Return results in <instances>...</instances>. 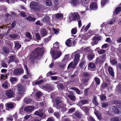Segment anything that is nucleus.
Wrapping results in <instances>:
<instances>
[{"instance_id": "obj_1", "label": "nucleus", "mask_w": 121, "mask_h": 121, "mask_svg": "<svg viewBox=\"0 0 121 121\" xmlns=\"http://www.w3.org/2000/svg\"><path fill=\"white\" fill-rule=\"evenodd\" d=\"M44 48H37L33 51L32 53L31 56L33 58L39 59L42 56L44 52Z\"/></svg>"}, {"instance_id": "obj_2", "label": "nucleus", "mask_w": 121, "mask_h": 121, "mask_svg": "<svg viewBox=\"0 0 121 121\" xmlns=\"http://www.w3.org/2000/svg\"><path fill=\"white\" fill-rule=\"evenodd\" d=\"M59 43L57 42H56L53 45L55 48H56L57 51L54 50L53 48H52L51 50V53L52 56L53 58L56 59L58 58L61 55V52L60 51H58L59 48L58 47Z\"/></svg>"}, {"instance_id": "obj_3", "label": "nucleus", "mask_w": 121, "mask_h": 121, "mask_svg": "<svg viewBox=\"0 0 121 121\" xmlns=\"http://www.w3.org/2000/svg\"><path fill=\"white\" fill-rule=\"evenodd\" d=\"M56 107L57 108H60L61 111L63 112L65 111L66 108L65 107L66 105L63 104V101L60 99H56Z\"/></svg>"}, {"instance_id": "obj_4", "label": "nucleus", "mask_w": 121, "mask_h": 121, "mask_svg": "<svg viewBox=\"0 0 121 121\" xmlns=\"http://www.w3.org/2000/svg\"><path fill=\"white\" fill-rule=\"evenodd\" d=\"M40 4L38 2L32 1L30 2V7L31 8L35 11L37 10L39 8Z\"/></svg>"}, {"instance_id": "obj_5", "label": "nucleus", "mask_w": 121, "mask_h": 121, "mask_svg": "<svg viewBox=\"0 0 121 121\" xmlns=\"http://www.w3.org/2000/svg\"><path fill=\"white\" fill-rule=\"evenodd\" d=\"M113 111L115 113L120 114L121 113V104L112 106L111 107Z\"/></svg>"}, {"instance_id": "obj_6", "label": "nucleus", "mask_w": 121, "mask_h": 121, "mask_svg": "<svg viewBox=\"0 0 121 121\" xmlns=\"http://www.w3.org/2000/svg\"><path fill=\"white\" fill-rule=\"evenodd\" d=\"M70 15L71 16L69 18V21L70 23L72 21H75L76 20L77 18L78 17V14L77 12L71 13L70 14Z\"/></svg>"}, {"instance_id": "obj_7", "label": "nucleus", "mask_w": 121, "mask_h": 121, "mask_svg": "<svg viewBox=\"0 0 121 121\" xmlns=\"http://www.w3.org/2000/svg\"><path fill=\"white\" fill-rule=\"evenodd\" d=\"M101 40V37L100 36H94L92 38V40L93 41L91 42V44L92 46L97 44L98 43L99 41Z\"/></svg>"}, {"instance_id": "obj_8", "label": "nucleus", "mask_w": 121, "mask_h": 121, "mask_svg": "<svg viewBox=\"0 0 121 121\" xmlns=\"http://www.w3.org/2000/svg\"><path fill=\"white\" fill-rule=\"evenodd\" d=\"M75 54V58L74 60L73 65L76 66L79 60L80 55L78 53H77L76 52H75L73 53Z\"/></svg>"}, {"instance_id": "obj_9", "label": "nucleus", "mask_w": 121, "mask_h": 121, "mask_svg": "<svg viewBox=\"0 0 121 121\" xmlns=\"http://www.w3.org/2000/svg\"><path fill=\"white\" fill-rule=\"evenodd\" d=\"M5 94L8 97L10 98L13 97L14 95V93L12 90L10 89L6 91Z\"/></svg>"}, {"instance_id": "obj_10", "label": "nucleus", "mask_w": 121, "mask_h": 121, "mask_svg": "<svg viewBox=\"0 0 121 121\" xmlns=\"http://www.w3.org/2000/svg\"><path fill=\"white\" fill-rule=\"evenodd\" d=\"M17 89L18 93L20 94H24V93L25 92L26 90L21 85H19L18 86Z\"/></svg>"}, {"instance_id": "obj_11", "label": "nucleus", "mask_w": 121, "mask_h": 121, "mask_svg": "<svg viewBox=\"0 0 121 121\" xmlns=\"http://www.w3.org/2000/svg\"><path fill=\"white\" fill-rule=\"evenodd\" d=\"M23 70L21 69H16L13 70V73L16 75H18L23 73Z\"/></svg>"}, {"instance_id": "obj_12", "label": "nucleus", "mask_w": 121, "mask_h": 121, "mask_svg": "<svg viewBox=\"0 0 121 121\" xmlns=\"http://www.w3.org/2000/svg\"><path fill=\"white\" fill-rule=\"evenodd\" d=\"M24 69L26 71V73L27 74L28 76L26 75H25L23 76V77L24 79H27L28 77H30L31 76V75L30 73L29 70L28 69L26 65H24Z\"/></svg>"}, {"instance_id": "obj_13", "label": "nucleus", "mask_w": 121, "mask_h": 121, "mask_svg": "<svg viewBox=\"0 0 121 121\" xmlns=\"http://www.w3.org/2000/svg\"><path fill=\"white\" fill-rule=\"evenodd\" d=\"M35 109L34 107L33 106H26L24 108L25 111L27 112L30 113L33 111Z\"/></svg>"}, {"instance_id": "obj_14", "label": "nucleus", "mask_w": 121, "mask_h": 121, "mask_svg": "<svg viewBox=\"0 0 121 121\" xmlns=\"http://www.w3.org/2000/svg\"><path fill=\"white\" fill-rule=\"evenodd\" d=\"M43 114V110L41 109H39V110L36 111L34 113L35 115L41 117H42Z\"/></svg>"}, {"instance_id": "obj_15", "label": "nucleus", "mask_w": 121, "mask_h": 121, "mask_svg": "<svg viewBox=\"0 0 121 121\" xmlns=\"http://www.w3.org/2000/svg\"><path fill=\"white\" fill-rule=\"evenodd\" d=\"M19 61V60L14 56H10V59L8 61V63H9L12 62H14L16 63H17Z\"/></svg>"}, {"instance_id": "obj_16", "label": "nucleus", "mask_w": 121, "mask_h": 121, "mask_svg": "<svg viewBox=\"0 0 121 121\" xmlns=\"http://www.w3.org/2000/svg\"><path fill=\"white\" fill-rule=\"evenodd\" d=\"M81 0H71L70 3L73 6H76L79 4L80 3H81Z\"/></svg>"}, {"instance_id": "obj_17", "label": "nucleus", "mask_w": 121, "mask_h": 121, "mask_svg": "<svg viewBox=\"0 0 121 121\" xmlns=\"http://www.w3.org/2000/svg\"><path fill=\"white\" fill-rule=\"evenodd\" d=\"M80 108L83 110L87 115L89 114V111L90 109L87 107L85 106H81L80 107Z\"/></svg>"}, {"instance_id": "obj_18", "label": "nucleus", "mask_w": 121, "mask_h": 121, "mask_svg": "<svg viewBox=\"0 0 121 121\" xmlns=\"http://www.w3.org/2000/svg\"><path fill=\"white\" fill-rule=\"evenodd\" d=\"M40 34L43 37H44L48 34L47 31L44 29L42 28L40 30Z\"/></svg>"}, {"instance_id": "obj_19", "label": "nucleus", "mask_w": 121, "mask_h": 121, "mask_svg": "<svg viewBox=\"0 0 121 121\" xmlns=\"http://www.w3.org/2000/svg\"><path fill=\"white\" fill-rule=\"evenodd\" d=\"M2 86L4 89H7L9 87L10 85L8 82L5 81L2 84Z\"/></svg>"}, {"instance_id": "obj_20", "label": "nucleus", "mask_w": 121, "mask_h": 121, "mask_svg": "<svg viewBox=\"0 0 121 121\" xmlns=\"http://www.w3.org/2000/svg\"><path fill=\"white\" fill-rule=\"evenodd\" d=\"M88 103V101L87 100H80L79 102L78 105L80 106L82 105H83Z\"/></svg>"}, {"instance_id": "obj_21", "label": "nucleus", "mask_w": 121, "mask_h": 121, "mask_svg": "<svg viewBox=\"0 0 121 121\" xmlns=\"http://www.w3.org/2000/svg\"><path fill=\"white\" fill-rule=\"evenodd\" d=\"M24 102L26 104H28L30 103H34L33 101L31 99L28 98L27 97L26 98L24 99Z\"/></svg>"}, {"instance_id": "obj_22", "label": "nucleus", "mask_w": 121, "mask_h": 121, "mask_svg": "<svg viewBox=\"0 0 121 121\" xmlns=\"http://www.w3.org/2000/svg\"><path fill=\"white\" fill-rule=\"evenodd\" d=\"M43 21L45 22L49 23L50 21V18L49 16H45L43 18Z\"/></svg>"}, {"instance_id": "obj_23", "label": "nucleus", "mask_w": 121, "mask_h": 121, "mask_svg": "<svg viewBox=\"0 0 121 121\" xmlns=\"http://www.w3.org/2000/svg\"><path fill=\"white\" fill-rule=\"evenodd\" d=\"M25 36L29 39V40L26 39L25 40L27 42L29 41L32 39V35L30 33L27 32L26 33Z\"/></svg>"}, {"instance_id": "obj_24", "label": "nucleus", "mask_w": 121, "mask_h": 121, "mask_svg": "<svg viewBox=\"0 0 121 121\" xmlns=\"http://www.w3.org/2000/svg\"><path fill=\"white\" fill-rule=\"evenodd\" d=\"M15 44V48L16 49H18L21 47V44L17 41L14 42Z\"/></svg>"}, {"instance_id": "obj_25", "label": "nucleus", "mask_w": 121, "mask_h": 121, "mask_svg": "<svg viewBox=\"0 0 121 121\" xmlns=\"http://www.w3.org/2000/svg\"><path fill=\"white\" fill-rule=\"evenodd\" d=\"M91 8L93 10H95L97 8V4L95 2L92 3L90 6Z\"/></svg>"}, {"instance_id": "obj_26", "label": "nucleus", "mask_w": 121, "mask_h": 121, "mask_svg": "<svg viewBox=\"0 0 121 121\" xmlns=\"http://www.w3.org/2000/svg\"><path fill=\"white\" fill-rule=\"evenodd\" d=\"M108 71L109 73L111 76L113 77L114 76V72L113 69L111 67L109 66L108 67Z\"/></svg>"}, {"instance_id": "obj_27", "label": "nucleus", "mask_w": 121, "mask_h": 121, "mask_svg": "<svg viewBox=\"0 0 121 121\" xmlns=\"http://www.w3.org/2000/svg\"><path fill=\"white\" fill-rule=\"evenodd\" d=\"M69 58V55H65V56L63 59L62 61V62H64V63L63 64L64 65H65L66 63L68 61V59Z\"/></svg>"}, {"instance_id": "obj_28", "label": "nucleus", "mask_w": 121, "mask_h": 121, "mask_svg": "<svg viewBox=\"0 0 121 121\" xmlns=\"http://www.w3.org/2000/svg\"><path fill=\"white\" fill-rule=\"evenodd\" d=\"M100 57H97L96 58V63L97 64L101 63L103 62L104 61Z\"/></svg>"}, {"instance_id": "obj_29", "label": "nucleus", "mask_w": 121, "mask_h": 121, "mask_svg": "<svg viewBox=\"0 0 121 121\" xmlns=\"http://www.w3.org/2000/svg\"><path fill=\"white\" fill-rule=\"evenodd\" d=\"M66 95L71 100L74 101L75 100L76 98L75 96L74 95L71 94H68V95L67 94H66Z\"/></svg>"}, {"instance_id": "obj_30", "label": "nucleus", "mask_w": 121, "mask_h": 121, "mask_svg": "<svg viewBox=\"0 0 121 121\" xmlns=\"http://www.w3.org/2000/svg\"><path fill=\"white\" fill-rule=\"evenodd\" d=\"M73 114L78 118H80L82 116V115L80 112H74Z\"/></svg>"}, {"instance_id": "obj_31", "label": "nucleus", "mask_w": 121, "mask_h": 121, "mask_svg": "<svg viewBox=\"0 0 121 121\" xmlns=\"http://www.w3.org/2000/svg\"><path fill=\"white\" fill-rule=\"evenodd\" d=\"M95 56V55L93 53L89 54L87 57L88 59L89 60H92Z\"/></svg>"}, {"instance_id": "obj_32", "label": "nucleus", "mask_w": 121, "mask_h": 121, "mask_svg": "<svg viewBox=\"0 0 121 121\" xmlns=\"http://www.w3.org/2000/svg\"><path fill=\"white\" fill-rule=\"evenodd\" d=\"M72 43V41L69 39H67L65 42L66 45L67 46L69 47H70L71 46Z\"/></svg>"}, {"instance_id": "obj_33", "label": "nucleus", "mask_w": 121, "mask_h": 121, "mask_svg": "<svg viewBox=\"0 0 121 121\" xmlns=\"http://www.w3.org/2000/svg\"><path fill=\"white\" fill-rule=\"evenodd\" d=\"M3 51L5 53H8L9 52V50L7 47H4L3 48Z\"/></svg>"}, {"instance_id": "obj_34", "label": "nucleus", "mask_w": 121, "mask_h": 121, "mask_svg": "<svg viewBox=\"0 0 121 121\" xmlns=\"http://www.w3.org/2000/svg\"><path fill=\"white\" fill-rule=\"evenodd\" d=\"M6 106L8 108L11 109L13 107V105L11 103H8L6 104Z\"/></svg>"}, {"instance_id": "obj_35", "label": "nucleus", "mask_w": 121, "mask_h": 121, "mask_svg": "<svg viewBox=\"0 0 121 121\" xmlns=\"http://www.w3.org/2000/svg\"><path fill=\"white\" fill-rule=\"evenodd\" d=\"M9 36L10 38L13 39H15L17 37V35L15 34H10Z\"/></svg>"}, {"instance_id": "obj_36", "label": "nucleus", "mask_w": 121, "mask_h": 121, "mask_svg": "<svg viewBox=\"0 0 121 121\" xmlns=\"http://www.w3.org/2000/svg\"><path fill=\"white\" fill-rule=\"evenodd\" d=\"M17 80V78L15 77H11L10 79V81L12 84H14V82Z\"/></svg>"}, {"instance_id": "obj_37", "label": "nucleus", "mask_w": 121, "mask_h": 121, "mask_svg": "<svg viewBox=\"0 0 121 121\" xmlns=\"http://www.w3.org/2000/svg\"><path fill=\"white\" fill-rule=\"evenodd\" d=\"M96 97L95 96L94 97L93 99V103L95 105H97L98 103L96 100Z\"/></svg>"}, {"instance_id": "obj_38", "label": "nucleus", "mask_w": 121, "mask_h": 121, "mask_svg": "<svg viewBox=\"0 0 121 121\" xmlns=\"http://www.w3.org/2000/svg\"><path fill=\"white\" fill-rule=\"evenodd\" d=\"M71 89L75 91L76 92V93L78 94H80V91L78 89L75 87H72L71 88Z\"/></svg>"}, {"instance_id": "obj_39", "label": "nucleus", "mask_w": 121, "mask_h": 121, "mask_svg": "<svg viewBox=\"0 0 121 121\" xmlns=\"http://www.w3.org/2000/svg\"><path fill=\"white\" fill-rule=\"evenodd\" d=\"M95 80L96 84L98 85H99L100 82L99 79L97 77H95Z\"/></svg>"}, {"instance_id": "obj_40", "label": "nucleus", "mask_w": 121, "mask_h": 121, "mask_svg": "<svg viewBox=\"0 0 121 121\" xmlns=\"http://www.w3.org/2000/svg\"><path fill=\"white\" fill-rule=\"evenodd\" d=\"M98 53L100 54H104L106 52V50L102 49H100L98 51Z\"/></svg>"}, {"instance_id": "obj_41", "label": "nucleus", "mask_w": 121, "mask_h": 121, "mask_svg": "<svg viewBox=\"0 0 121 121\" xmlns=\"http://www.w3.org/2000/svg\"><path fill=\"white\" fill-rule=\"evenodd\" d=\"M56 16L57 18H62L63 17V14L61 13H57L56 14Z\"/></svg>"}, {"instance_id": "obj_42", "label": "nucleus", "mask_w": 121, "mask_h": 121, "mask_svg": "<svg viewBox=\"0 0 121 121\" xmlns=\"http://www.w3.org/2000/svg\"><path fill=\"white\" fill-rule=\"evenodd\" d=\"M26 18L29 21L35 20L36 19L34 18H32L31 16H29Z\"/></svg>"}, {"instance_id": "obj_43", "label": "nucleus", "mask_w": 121, "mask_h": 121, "mask_svg": "<svg viewBox=\"0 0 121 121\" xmlns=\"http://www.w3.org/2000/svg\"><path fill=\"white\" fill-rule=\"evenodd\" d=\"M46 4L47 6H49L52 4V2L50 0H47Z\"/></svg>"}, {"instance_id": "obj_44", "label": "nucleus", "mask_w": 121, "mask_h": 121, "mask_svg": "<svg viewBox=\"0 0 121 121\" xmlns=\"http://www.w3.org/2000/svg\"><path fill=\"white\" fill-rule=\"evenodd\" d=\"M121 11V7L117 8L115 9V12L116 14Z\"/></svg>"}, {"instance_id": "obj_45", "label": "nucleus", "mask_w": 121, "mask_h": 121, "mask_svg": "<svg viewBox=\"0 0 121 121\" xmlns=\"http://www.w3.org/2000/svg\"><path fill=\"white\" fill-rule=\"evenodd\" d=\"M87 118L89 121H95L91 116H88Z\"/></svg>"}, {"instance_id": "obj_46", "label": "nucleus", "mask_w": 121, "mask_h": 121, "mask_svg": "<svg viewBox=\"0 0 121 121\" xmlns=\"http://www.w3.org/2000/svg\"><path fill=\"white\" fill-rule=\"evenodd\" d=\"M42 93L40 91H38L37 92L36 94V95L37 97L39 98L42 95Z\"/></svg>"}, {"instance_id": "obj_47", "label": "nucleus", "mask_w": 121, "mask_h": 121, "mask_svg": "<svg viewBox=\"0 0 121 121\" xmlns=\"http://www.w3.org/2000/svg\"><path fill=\"white\" fill-rule=\"evenodd\" d=\"M73 62H72L71 63H70L67 69H69L70 68H73L74 67V66H75L73 64Z\"/></svg>"}, {"instance_id": "obj_48", "label": "nucleus", "mask_w": 121, "mask_h": 121, "mask_svg": "<svg viewBox=\"0 0 121 121\" xmlns=\"http://www.w3.org/2000/svg\"><path fill=\"white\" fill-rule=\"evenodd\" d=\"M77 32V29L76 28H74L72 29L71 30V33L73 34H75Z\"/></svg>"}, {"instance_id": "obj_49", "label": "nucleus", "mask_w": 121, "mask_h": 121, "mask_svg": "<svg viewBox=\"0 0 121 121\" xmlns=\"http://www.w3.org/2000/svg\"><path fill=\"white\" fill-rule=\"evenodd\" d=\"M31 115L30 114V115H27L25 116L24 117V120H23L24 121H26V120H28L30 117Z\"/></svg>"}, {"instance_id": "obj_50", "label": "nucleus", "mask_w": 121, "mask_h": 121, "mask_svg": "<svg viewBox=\"0 0 121 121\" xmlns=\"http://www.w3.org/2000/svg\"><path fill=\"white\" fill-rule=\"evenodd\" d=\"M85 64V62L84 61H82L79 64V66L81 68H82V67Z\"/></svg>"}, {"instance_id": "obj_51", "label": "nucleus", "mask_w": 121, "mask_h": 121, "mask_svg": "<svg viewBox=\"0 0 121 121\" xmlns=\"http://www.w3.org/2000/svg\"><path fill=\"white\" fill-rule=\"evenodd\" d=\"M100 97L101 99L102 100H105L106 99V96L104 95H100Z\"/></svg>"}, {"instance_id": "obj_52", "label": "nucleus", "mask_w": 121, "mask_h": 121, "mask_svg": "<svg viewBox=\"0 0 121 121\" xmlns=\"http://www.w3.org/2000/svg\"><path fill=\"white\" fill-rule=\"evenodd\" d=\"M16 22L15 21H14L12 23V24L11 25V29L13 28H14L15 26H16Z\"/></svg>"}, {"instance_id": "obj_53", "label": "nucleus", "mask_w": 121, "mask_h": 121, "mask_svg": "<svg viewBox=\"0 0 121 121\" xmlns=\"http://www.w3.org/2000/svg\"><path fill=\"white\" fill-rule=\"evenodd\" d=\"M88 66L89 67H90L91 68H94L95 67V65L92 63L89 64Z\"/></svg>"}, {"instance_id": "obj_54", "label": "nucleus", "mask_w": 121, "mask_h": 121, "mask_svg": "<svg viewBox=\"0 0 121 121\" xmlns=\"http://www.w3.org/2000/svg\"><path fill=\"white\" fill-rule=\"evenodd\" d=\"M111 121H119V119L118 117H114L112 118L111 119Z\"/></svg>"}, {"instance_id": "obj_55", "label": "nucleus", "mask_w": 121, "mask_h": 121, "mask_svg": "<svg viewBox=\"0 0 121 121\" xmlns=\"http://www.w3.org/2000/svg\"><path fill=\"white\" fill-rule=\"evenodd\" d=\"M108 105V103L107 102H105L102 104V107L103 108H105L107 107Z\"/></svg>"}, {"instance_id": "obj_56", "label": "nucleus", "mask_w": 121, "mask_h": 121, "mask_svg": "<svg viewBox=\"0 0 121 121\" xmlns=\"http://www.w3.org/2000/svg\"><path fill=\"white\" fill-rule=\"evenodd\" d=\"M108 1V0H102L101 2L102 5L104 6L105 4Z\"/></svg>"}, {"instance_id": "obj_57", "label": "nucleus", "mask_w": 121, "mask_h": 121, "mask_svg": "<svg viewBox=\"0 0 121 121\" xmlns=\"http://www.w3.org/2000/svg\"><path fill=\"white\" fill-rule=\"evenodd\" d=\"M35 36L36 37L37 40H39L41 39L40 36L39 34L38 33H37L35 34Z\"/></svg>"}, {"instance_id": "obj_58", "label": "nucleus", "mask_w": 121, "mask_h": 121, "mask_svg": "<svg viewBox=\"0 0 121 121\" xmlns=\"http://www.w3.org/2000/svg\"><path fill=\"white\" fill-rule=\"evenodd\" d=\"M54 118L52 117H49L48 118L46 121H54Z\"/></svg>"}, {"instance_id": "obj_59", "label": "nucleus", "mask_w": 121, "mask_h": 121, "mask_svg": "<svg viewBox=\"0 0 121 121\" xmlns=\"http://www.w3.org/2000/svg\"><path fill=\"white\" fill-rule=\"evenodd\" d=\"M75 108H72L69 110L68 112L69 113H72L75 111Z\"/></svg>"}, {"instance_id": "obj_60", "label": "nucleus", "mask_w": 121, "mask_h": 121, "mask_svg": "<svg viewBox=\"0 0 121 121\" xmlns=\"http://www.w3.org/2000/svg\"><path fill=\"white\" fill-rule=\"evenodd\" d=\"M83 75L84 77H87L90 76L89 74L87 73H83Z\"/></svg>"}, {"instance_id": "obj_61", "label": "nucleus", "mask_w": 121, "mask_h": 121, "mask_svg": "<svg viewBox=\"0 0 121 121\" xmlns=\"http://www.w3.org/2000/svg\"><path fill=\"white\" fill-rule=\"evenodd\" d=\"M43 80H41L39 81H37L35 83V85H39L43 82Z\"/></svg>"}, {"instance_id": "obj_62", "label": "nucleus", "mask_w": 121, "mask_h": 121, "mask_svg": "<svg viewBox=\"0 0 121 121\" xmlns=\"http://www.w3.org/2000/svg\"><path fill=\"white\" fill-rule=\"evenodd\" d=\"M91 25V23H89L88 25L86 26L84 28V30L85 31H86L89 28Z\"/></svg>"}, {"instance_id": "obj_63", "label": "nucleus", "mask_w": 121, "mask_h": 121, "mask_svg": "<svg viewBox=\"0 0 121 121\" xmlns=\"http://www.w3.org/2000/svg\"><path fill=\"white\" fill-rule=\"evenodd\" d=\"M54 114L57 118L59 117L60 115L59 113L58 112H55L54 113Z\"/></svg>"}, {"instance_id": "obj_64", "label": "nucleus", "mask_w": 121, "mask_h": 121, "mask_svg": "<svg viewBox=\"0 0 121 121\" xmlns=\"http://www.w3.org/2000/svg\"><path fill=\"white\" fill-rule=\"evenodd\" d=\"M13 117L12 116L8 117L7 118V121H12L13 120Z\"/></svg>"}]
</instances>
